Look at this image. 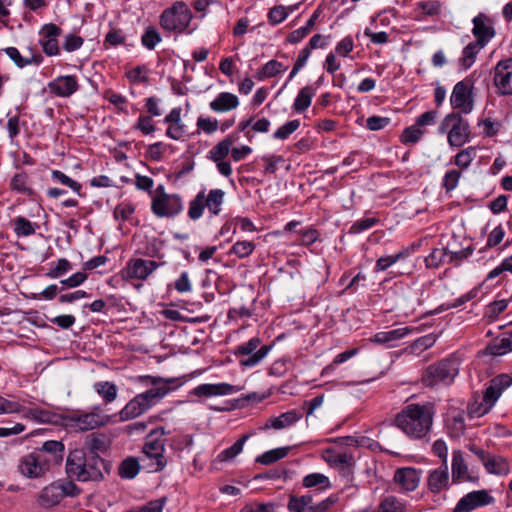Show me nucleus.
I'll return each mask as SVG.
<instances>
[{"instance_id": "nucleus-12", "label": "nucleus", "mask_w": 512, "mask_h": 512, "mask_svg": "<svg viewBox=\"0 0 512 512\" xmlns=\"http://www.w3.org/2000/svg\"><path fill=\"white\" fill-rule=\"evenodd\" d=\"M473 83L469 78H465L455 84L452 94L450 96V104L454 109H459L461 112L468 114L473 110V97H472Z\"/></svg>"}, {"instance_id": "nucleus-64", "label": "nucleus", "mask_w": 512, "mask_h": 512, "mask_svg": "<svg viewBox=\"0 0 512 512\" xmlns=\"http://www.w3.org/2000/svg\"><path fill=\"white\" fill-rule=\"evenodd\" d=\"M448 428L454 436H460L465 431V421L461 414L453 416L448 420Z\"/></svg>"}, {"instance_id": "nucleus-49", "label": "nucleus", "mask_w": 512, "mask_h": 512, "mask_svg": "<svg viewBox=\"0 0 512 512\" xmlns=\"http://www.w3.org/2000/svg\"><path fill=\"white\" fill-rule=\"evenodd\" d=\"M448 256V250L446 248H435L431 253L425 257V266L428 269H437L444 262Z\"/></svg>"}, {"instance_id": "nucleus-25", "label": "nucleus", "mask_w": 512, "mask_h": 512, "mask_svg": "<svg viewBox=\"0 0 512 512\" xmlns=\"http://www.w3.org/2000/svg\"><path fill=\"white\" fill-rule=\"evenodd\" d=\"M238 391V387L228 383L201 384L192 390V394L198 397H211L229 395Z\"/></svg>"}, {"instance_id": "nucleus-3", "label": "nucleus", "mask_w": 512, "mask_h": 512, "mask_svg": "<svg viewBox=\"0 0 512 512\" xmlns=\"http://www.w3.org/2000/svg\"><path fill=\"white\" fill-rule=\"evenodd\" d=\"M512 384V377L501 374L494 377L486 388L482 402L470 404L468 413L471 417H481L487 414L494 406L502 392Z\"/></svg>"}, {"instance_id": "nucleus-7", "label": "nucleus", "mask_w": 512, "mask_h": 512, "mask_svg": "<svg viewBox=\"0 0 512 512\" xmlns=\"http://www.w3.org/2000/svg\"><path fill=\"white\" fill-rule=\"evenodd\" d=\"M165 440L154 439L153 436H146L142 447L140 461L142 468L149 473L160 472L167 465V459L164 455Z\"/></svg>"}, {"instance_id": "nucleus-1", "label": "nucleus", "mask_w": 512, "mask_h": 512, "mask_svg": "<svg viewBox=\"0 0 512 512\" xmlns=\"http://www.w3.org/2000/svg\"><path fill=\"white\" fill-rule=\"evenodd\" d=\"M434 414L435 409L432 403H412L396 415L394 423L408 437L422 439L431 430Z\"/></svg>"}, {"instance_id": "nucleus-2", "label": "nucleus", "mask_w": 512, "mask_h": 512, "mask_svg": "<svg viewBox=\"0 0 512 512\" xmlns=\"http://www.w3.org/2000/svg\"><path fill=\"white\" fill-rule=\"evenodd\" d=\"M105 461L101 456H87L83 449L71 451L66 461L69 477L78 481H99L103 479Z\"/></svg>"}, {"instance_id": "nucleus-33", "label": "nucleus", "mask_w": 512, "mask_h": 512, "mask_svg": "<svg viewBox=\"0 0 512 512\" xmlns=\"http://www.w3.org/2000/svg\"><path fill=\"white\" fill-rule=\"evenodd\" d=\"M65 498V492L60 483H52L45 487L40 494V501L45 506H54Z\"/></svg>"}, {"instance_id": "nucleus-48", "label": "nucleus", "mask_w": 512, "mask_h": 512, "mask_svg": "<svg viewBox=\"0 0 512 512\" xmlns=\"http://www.w3.org/2000/svg\"><path fill=\"white\" fill-rule=\"evenodd\" d=\"M94 390L109 403L116 399L117 387L114 383L108 381H101L94 384Z\"/></svg>"}, {"instance_id": "nucleus-32", "label": "nucleus", "mask_w": 512, "mask_h": 512, "mask_svg": "<svg viewBox=\"0 0 512 512\" xmlns=\"http://www.w3.org/2000/svg\"><path fill=\"white\" fill-rule=\"evenodd\" d=\"M411 330L407 327L397 328L390 331H382L376 333L371 341L376 344L393 346V342L398 341L409 334Z\"/></svg>"}, {"instance_id": "nucleus-50", "label": "nucleus", "mask_w": 512, "mask_h": 512, "mask_svg": "<svg viewBox=\"0 0 512 512\" xmlns=\"http://www.w3.org/2000/svg\"><path fill=\"white\" fill-rule=\"evenodd\" d=\"M475 157L476 148L470 146L456 154V156L454 157V163L458 167L465 169L469 167V165L471 164Z\"/></svg>"}, {"instance_id": "nucleus-47", "label": "nucleus", "mask_w": 512, "mask_h": 512, "mask_svg": "<svg viewBox=\"0 0 512 512\" xmlns=\"http://www.w3.org/2000/svg\"><path fill=\"white\" fill-rule=\"evenodd\" d=\"M38 225L36 223H32L25 217H17L14 220V233L18 237H27L33 235L36 231Z\"/></svg>"}, {"instance_id": "nucleus-14", "label": "nucleus", "mask_w": 512, "mask_h": 512, "mask_svg": "<svg viewBox=\"0 0 512 512\" xmlns=\"http://www.w3.org/2000/svg\"><path fill=\"white\" fill-rule=\"evenodd\" d=\"M151 209L157 217H174L183 209L182 199L177 194L154 196Z\"/></svg>"}, {"instance_id": "nucleus-26", "label": "nucleus", "mask_w": 512, "mask_h": 512, "mask_svg": "<svg viewBox=\"0 0 512 512\" xmlns=\"http://www.w3.org/2000/svg\"><path fill=\"white\" fill-rule=\"evenodd\" d=\"M71 426L80 431H88L105 425L106 421L99 413H84L70 417Z\"/></svg>"}, {"instance_id": "nucleus-22", "label": "nucleus", "mask_w": 512, "mask_h": 512, "mask_svg": "<svg viewBox=\"0 0 512 512\" xmlns=\"http://www.w3.org/2000/svg\"><path fill=\"white\" fill-rule=\"evenodd\" d=\"M427 486L430 492L437 494L449 486V472L447 464L431 470L427 478Z\"/></svg>"}, {"instance_id": "nucleus-11", "label": "nucleus", "mask_w": 512, "mask_h": 512, "mask_svg": "<svg viewBox=\"0 0 512 512\" xmlns=\"http://www.w3.org/2000/svg\"><path fill=\"white\" fill-rule=\"evenodd\" d=\"M139 381L147 382L153 386V388L138 394L148 408H151L157 402H159L169 391L168 384L174 382V379H164L161 377H155L150 375L140 376Z\"/></svg>"}, {"instance_id": "nucleus-63", "label": "nucleus", "mask_w": 512, "mask_h": 512, "mask_svg": "<svg viewBox=\"0 0 512 512\" xmlns=\"http://www.w3.org/2000/svg\"><path fill=\"white\" fill-rule=\"evenodd\" d=\"M87 279V274L84 272H77L67 279H64L60 281V284L62 285L61 290H64L66 288H75L81 285L85 280Z\"/></svg>"}, {"instance_id": "nucleus-35", "label": "nucleus", "mask_w": 512, "mask_h": 512, "mask_svg": "<svg viewBox=\"0 0 512 512\" xmlns=\"http://www.w3.org/2000/svg\"><path fill=\"white\" fill-rule=\"evenodd\" d=\"M141 468L142 463L140 458L130 456L125 458L120 463L118 474L122 479H134L138 475Z\"/></svg>"}, {"instance_id": "nucleus-5", "label": "nucleus", "mask_w": 512, "mask_h": 512, "mask_svg": "<svg viewBox=\"0 0 512 512\" xmlns=\"http://www.w3.org/2000/svg\"><path fill=\"white\" fill-rule=\"evenodd\" d=\"M354 442L352 437L338 438L335 445L327 447L322 452V458L334 468L339 469L343 475L349 474L354 465V457L342 444L350 445Z\"/></svg>"}, {"instance_id": "nucleus-54", "label": "nucleus", "mask_w": 512, "mask_h": 512, "mask_svg": "<svg viewBox=\"0 0 512 512\" xmlns=\"http://www.w3.org/2000/svg\"><path fill=\"white\" fill-rule=\"evenodd\" d=\"M255 249V244L251 241H238L230 250V253L235 254L239 258L248 257Z\"/></svg>"}, {"instance_id": "nucleus-16", "label": "nucleus", "mask_w": 512, "mask_h": 512, "mask_svg": "<svg viewBox=\"0 0 512 512\" xmlns=\"http://www.w3.org/2000/svg\"><path fill=\"white\" fill-rule=\"evenodd\" d=\"M492 73L497 93L502 96H512V58L500 60Z\"/></svg>"}, {"instance_id": "nucleus-19", "label": "nucleus", "mask_w": 512, "mask_h": 512, "mask_svg": "<svg viewBox=\"0 0 512 512\" xmlns=\"http://www.w3.org/2000/svg\"><path fill=\"white\" fill-rule=\"evenodd\" d=\"M493 498L485 490L472 491L462 497L456 504L453 512H470L477 507L490 504Z\"/></svg>"}, {"instance_id": "nucleus-53", "label": "nucleus", "mask_w": 512, "mask_h": 512, "mask_svg": "<svg viewBox=\"0 0 512 512\" xmlns=\"http://www.w3.org/2000/svg\"><path fill=\"white\" fill-rule=\"evenodd\" d=\"M160 41L161 35L152 26L147 27L144 34L141 37L142 45L149 50H153Z\"/></svg>"}, {"instance_id": "nucleus-6", "label": "nucleus", "mask_w": 512, "mask_h": 512, "mask_svg": "<svg viewBox=\"0 0 512 512\" xmlns=\"http://www.w3.org/2000/svg\"><path fill=\"white\" fill-rule=\"evenodd\" d=\"M459 372L457 361L445 359L428 366L422 374L421 381L426 387H434L439 384H451Z\"/></svg>"}, {"instance_id": "nucleus-62", "label": "nucleus", "mask_w": 512, "mask_h": 512, "mask_svg": "<svg viewBox=\"0 0 512 512\" xmlns=\"http://www.w3.org/2000/svg\"><path fill=\"white\" fill-rule=\"evenodd\" d=\"M507 306L508 301L505 299L493 301L487 306L485 315L489 318L495 319L507 308Z\"/></svg>"}, {"instance_id": "nucleus-60", "label": "nucleus", "mask_w": 512, "mask_h": 512, "mask_svg": "<svg viewBox=\"0 0 512 512\" xmlns=\"http://www.w3.org/2000/svg\"><path fill=\"white\" fill-rule=\"evenodd\" d=\"M61 34V28L54 23L43 25L39 31L40 39H58Z\"/></svg>"}, {"instance_id": "nucleus-27", "label": "nucleus", "mask_w": 512, "mask_h": 512, "mask_svg": "<svg viewBox=\"0 0 512 512\" xmlns=\"http://www.w3.org/2000/svg\"><path fill=\"white\" fill-rule=\"evenodd\" d=\"M394 480L405 491H414L419 485L420 474L415 468L404 467L396 470Z\"/></svg>"}, {"instance_id": "nucleus-42", "label": "nucleus", "mask_w": 512, "mask_h": 512, "mask_svg": "<svg viewBox=\"0 0 512 512\" xmlns=\"http://www.w3.org/2000/svg\"><path fill=\"white\" fill-rule=\"evenodd\" d=\"M315 94V90L311 86H305L303 87L293 104V108L296 112H303L305 111L311 104L312 97Z\"/></svg>"}, {"instance_id": "nucleus-13", "label": "nucleus", "mask_w": 512, "mask_h": 512, "mask_svg": "<svg viewBox=\"0 0 512 512\" xmlns=\"http://www.w3.org/2000/svg\"><path fill=\"white\" fill-rule=\"evenodd\" d=\"M20 473L27 478H39L50 470L44 453L32 452L23 456L18 465Z\"/></svg>"}, {"instance_id": "nucleus-10", "label": "nucleus", "mask_w": 512, "mask_h": 512, "mask_svg": "<svg viewBox=\"0 0 512 512\" xmlns=\"http://www.w3.org/2000/svg\"><path fill=\"white\" fill-rule=\"evenodd\" d=\"M260 344V338L253 337L248 342L236 347L234 352L236 356H246V358L240 360L242 367L256 366L267 356L272 346L263 345L259 347Z\"/></svg>"}, {"instance_id": "nucleus-4", "label": "nucleus", "mask_w": 512, "mask_h": 512, "mask_svg": "<svg viewBox=\"0 0 512 512\" xmlns=\"http://www.w3.org/2000/svg\"><path fill=\"white\" fill-rule=\"evenodd\" d=\"M193 14L184 1H176L160 15V26L169 32L183 33L189 27Z\"/></svg>"}, {"instance_id": "nucleus-41", "label": "nucleus", "mask_w": 512, "mask_h": 512, "mask_svg": "<svg viewBox=\"0 0 512 512\" xmlns=\"http://www.w3.org/2000/svg\"><path fill=\"white\" fill-rule=\"evenodd\" d=\"M409 255H410L409 249L404 248L394 255L380 257L376 261L375 272L385 271L386 269H388L389 267L394 265L396 262L408 257Z\"/></svg>"}, {"instance_id": "nucleus-21", "label": "nucleus", "mask_w": 512, "mask_h": 512, "mask_svg": "<svg viewBox=\"0 0 512 512\" xmlns=\"http://www.w3.org/2000/svg\"><path fill=\"white\" fill-rule=\"evenodd\" d=\"M111 446V440L108 435L99 432H92L85 436L84 449L89 452L90 456H100L105 453Z\"/></svg>"}, {"instance_id": "nucleus-40", "label": "nucleus", "mask_w": 512, "mask_h": 512, "mask_svg": "<svg viewBox=\"0 0 512 512\" xmlns=\"http://www.w3.org/2000/svg\"><path fill=\"white\" fill-rule=\"evenodd\" d=\"M233 143L234 139L231 136H228L220 141L210 150V159L214 162H219L220 160L226 158Z\"/></svg>"}, {"instance_id": "nucleus-24", "label": "nucleus", "mask_w": 512, "mask_h": 512, "mask_svg": "<svg viewBox=\"0 0 512 512\" xmlns=\"http://www.w3.org/2000/svg\"><path fill=\"white\" fill-rule=\"evenodd\" d=\"M287 509L289 512H320V503L315 502L310 493L290 495Z\"/></svg>"}, {"instance_id": "nucleus-20", "label": "nucleus", "mask_w": 512, "mask_h": 512, "mask_svg": "<svg viewBox=\"0 0 512 512\" xmlns=\"http://www.w3.org/2000/svg\"><path fill=\"white\" fill-rule=\"evenodd\" d=\"M50 93L67 98L79 89L77 78L73 75L58 76L48 83Z\"/></svg>"}, {"instance_id": "nucleus-28", "label": "nucleus", "mask_w": 512, "mask_h": 512, "mask_svg": "<svg viewBox=\"0 0 512 512\" xmlns=\"http://www.w3.org/2000/svg\"><path fill=\"white\" fill-rule=\"evenodd\" d=\"M35 452L44 453L47 464L51 467L62 462L64 456V445L60 441L49 440L43 443L42 447Z\"/></svg>"}, {"instance_id": "nucleus-61", "label": "nucleus", "mask_w": 512, "mask_h": 512, "mask_svg": "<svg viewBox=\"0 0 512 512\" xmlns=\"http://www.w3.org/2000/svg\"><path fill=\"white\" fill-rule=\"evenodd\" d=\"M287 15L288 11L285 6H274L273 8L270 9L268 13V19L271 24L276 25L284 21Z\"/></svg>"}, {"instance_id": "nucleus-43", "label": "nucleus", "mask_w": 512, "mask_h": 512, "mask_svg": "<svg viewBox=\"0 0 512 512\" xmlns=\"http://www.w3.org/2000/svg\"><path fill=\"white\" fill-rule=\"evenodd\" d=\"M406 505L395 496L383 498L375 512H405Z\"/></svg>"}, {"instance_id": "nucleus-37", "label": "nucleus", "mask_w": 512, "mask_h": 512, "mask_svg": "<svg viewBox=\"0 0 512 512\" xmlns=\"http://www.w3.org/2000/svg\"><path fill=\"white\" fill-rule=\"evenodd\" d=\"M484 47L476 44L475 42L469 43L466 47H464L462 51V56L459 59V65L464 70L469 69L477 58V55Z\"/></svg>"}, {"instance_id": "nucleus-55", "label": "nucleus", "mask_w": 512, "mask_h": 512, "mask_svg": "<svg viewBox=\"0 0 512 512\" xmlns=\"http://www.w3.org/2000/svg\"><path fill=\"white\" fill-rule=\"evenodd\" d=\"M424 130L419 126L414 125L406 128L401 135V142L403 144L417 143L423 136Z\"/></svg>"}, {"instance_id": "nucleus-46", "label": "nucleus", "mask_w": 512, "mask_h": 512, "mask_svg": "<svg viewBox=\"0 0 512 512\" xmlns=\"http://www.w3.org/2000/svg\"><path fill=\"white\" fill-rule=\"evenodd\" d=\"M248 435H243L239 438L231 447L223 450L218 456L217 459L220 462H227L233 460L238 454H240L243 450V446L248 439Z\"/></svg>"}, {"instance_id": "nucleus-58", "label": "nucleus", "mask_w": 512, "mask_h": 512, "mask_svg": "<svg viewBox=\"0 0 512 512\" xmlns=\"http://www.w3.org/2000/svg\"><path fill=\"white\" fill-rule=\"evenodd\" d=\"M460 177L461 172L455 169L448 171L444 175L442 186L446 192H451L457 187Z\"/></svg>"}, {"instance_id": "nucleus-9", "label": "nucleus", "mask_w": 512, "mask_h": 512, "mask_svg": "<svg viewBox=\"0 0 512 512\" xmlns=\"http://www.w3.org/2000/svg\"><path fill=\"white\" fill-rule=\"evenodd\" d=\"M448 131L447 141L450 146L461 147L470 139L469 124L460 114L451 113L445 116L439 126V132Z\"/></svg>"}, {"instance_id": "nucleus-31", "label": "nucleus", "mask_w": 512, "mask_h": 512, "mask_svg": "<svg viewBox=\"0 0 512 512\" xmlns=\"http://www.w3.org/2000/svg\"><path fill=\"white\" fill-rule=\"evenodd\" d=\"M301 416L302 414L297 412L296 410L287 411L285 413H282L278 417L268 419L263 429H284L296 423L301 418Z\"/></svg>"}, {"instance_id": "nucleus-23", "label": "nucleus", "mask_w": 512, "mask_h": 512, "mask_svg": "<svg viewBox=\"0 0 512 512\" xmlns=\"http://www.w3.org/2000/svg\"><path fill=\"white\" fill-rule=\"evenodd\" d=\"M452 481L459 483L463 481L476 482L477 477L471 476L468 467L460 450H454L452 454Z\"/></svg>"}, {"instance_id": "nucleus-38", "label": "nucleus", "mask_w": 512, "mask_h": 512, "mask_svg": "<svg viewBox=\"0 0 512 512\" xmlns=\"http://www.w3.org/2000/svg\"><path fill=\"white\" fill-rule=\"evenodd\" d=\"M489 352L495 356H501L512 351V331L503 334V336L494 341L489 346Z\"/></svg>"}, {"instance_id": "nucleus-29", "label": "nucleus", "mask_w": 512, "mask_h": 512, "mask_svg": "<svg viewBox=\"0 0 512 512\" xmlns=\"http://www.w3.org/2000/svg\"><path fill=\"white\" fill-rule=\"evenodd\" d=\"M239 105L238 97L230 92H221L210 102L209 106L214 112L222 113L234 110Z\"/></svg>"}, {"instance_id": "nucleus-36", "label": "nucleus", "mask_w": 512, "mask_h": 512, "mask_svg": "<svg viewBox=\"0 0 512 512\" xmlns=\"http://www.w3.org/2000/svg\"><path fill=\"white\" fill-rule=\"evenodd\" d=\"M319 45H320V34H315L310 39L309 44L304 49H302V51L300 52L294 66H293V69L290 73L289 79L293 78L299 72V70L302 67H304V65L306 64V62L310 56L311 50L318 48Z\"/></svg>"}, {"instance_id": "nucleus-45", "label": "nucleus", "mask_w": 512, "mask_h": 512, "mask_svg": "<svg viewBox=\"0 0 512 512\" xmlns=\"http://www.w3.org/2000/svg\"><path fill=\"white\" fill-rule=\"evenodd\" d=\"M287 66L276 60L268 61L260 70L257 72V78L263 80L265 78L275 77L279 73L286 71Z\"/></svg>"}, {"instance_id": "nucleus-59", "label": "nucleus", "mask_w": 512, "mask_h": 512, "mask_svg": "<svg viewBox=\"0 0 512 512\" xmlns=\"http://www.w3.org/2000/svg\"><path fill=\"white\" fill-rule=\"evenodd\" d=\"M378 223L377 218H364L357 220L349 229V233L351 234H359L365 230L372 228L375 224Z\"/></svg>"}, {"instance_id": "nucleus-34", "label": "nucleus", "mask_w": 512, "mask_h": 512, "mask_svg": "<svg viewBox=\"0 0 512 512\" xmlns=\"http://www.w3.org/2000/svg\"><path fill=\"white\" fill-rule=\"evenodd\" d=\"M138 394L131 399L125 407L120 411V420L122 421H128L131 419H134L141 414H143L145 411H147L149 408L145 405Z\"/></svg>"}, {"instance_id": "nucleus-57", "label": "nucleus", "mask_w": 512, "mask_h": 512, "mask_svg": "<svg viewBox=\"0 0 512 512\" xmlns=\"http://www.w3.org/2000/svg\"><path fill=\"white\" fill-rule=\"evenodd\" d=\"M300 126L299 120H291L279 127L274 133L276 139L285 140Z\"/></svg>"}, {"instance_id": "nucleus-56", "label": "nucleus", "mask_w": 512, "mask_h": 512, "mask_svg": "<svg viewBox=\"0 0 512 512\" xmlns=\"http://www.w3.org/2000/svg\"><path fill=\"white\" fill-rule=\"evenodd\" d=\"M52 178L58 182H60L63 185H66L70 187L74 192H76L78 195H80L81 190V184L76 182L75 180L68 177L66 174H64L60 170H53L52 171Z\"/></svg>"}, {"instance_id": "nucleus-15", "label": "nucleus", "mask_w": 512, "mask_h": 512, "mask_svg": "<svg viewBox=\"0 0 512 512\" xmlns=\"http://www.w3.org/2000/svg\"><path fill=\"white\" fill-rule=\"evenodd\" d=\"M159 266L160 263L153 260L134 258L121 270V277L123 280H146Z\"/></svg>"}, {"instance_id": "nucleus-18", "label": "nucleus", "mask_w": 512, "mask_h": 512, "mask_svg": "<svg viewBox=\"0 0 512 512\" xmlns=\"http://www.w3.org/2000/svg\"><path fill=\"white\" fill-rule=\"evenodd\" d=\"M472 23V34L476 38L474 42L485 47L496 34L491 20L485 14L481 13L473 18Z\"/></svg>"}, {"instance_id": "nucleus-17", "label": "nucleus", "mask_w": 512, "mask_h": 512, "mask_svg": "<svg viewBox=\"0 0 512 512\" xmlns=\"http://www.w3.org/2000/svg\"><path fill=\"white\" fill-rule=\"evenodd\" d=\"M470 451L479 458L488 473L500 476L507 475L509 473V463L504 457L490 454L476 446H471Z\"/></svg>"}, {"instance_id": "nucleus-39", "label": "nucleus", "mask_w": 512, "mask_h": 512, "mask_svg": "<svg viewBox=\"0 0 512 512\" xmlns=\"http://www.w3.org/2000/svg\"><path fill=\"white\" fill-rule=\"evenodd\" d=\"M289 447H280L264 452L256 458V462L263 465H271L288 455Z\"/></svg>"}, {"instance_id": "nucleus-44", "label": "nucleus", "mask_w": 512, "mask_h": 512, "mask_svg": "<svg viewBox=\"0 0 512 512\" xmlns=\"http://www.w3.org/2000/svg\"><path fill=\"white\" fill-rule=\"evenodd\" d=\"M10 188L18 193L32 196L34 191L28 186V175L25 172L17 173L13 176L10 182Z\"/></svg>"}, {"instance_id": "nucleus-52", "label": "nucleus", "mask_w": 512, "mask_h": 512, "mask_svg": "<svg viewBox=\"0 0 512 512\" xmlns=\"http://www.w3.org/2000/svg\"><path fill=\"white\" fill-rule=\"evenodd\" d=\"M358 352V348H353L338 354L331 364L327 365L324 369H322V376L330 374L337 365L346 362L347 360L355 356Z\"/></svg>"}, {"instance_id": "nucleus-30", "label": "nucleus", "mask_w": 512, "mask_h": 512, "mask_svg": "<svg viewBox=\"0 0 512 512\" xmlns=\"http://www.w3.org/2000/svg\"><path fill=\"white\" fill-rule=\"evenodd\" d=\"M4 51L18 68H24L31 64L40 65L43 61L42 55L40 53H33L32 50H30V57H23L15 47H8Z\"/></svg>"}, {"instance_id": "nucleus-51", "label": "nucleus", "mask_w": 512, "mask_h": 512, "mask_svg": "<svg viewBox=\"0 0 512 512\" xmlns=\"http://www.w3.org/2000/svg\"><path fill=\"white\" fill-rule=\"evenodd\" d=\"M72 269V264L65 258H60L57 260L54 267L49 269L46 273V276L52 279H57L64 276Z\"/></svg>"}, {"instance_id": "nucleus-8", "label": "nucleus", "mask_w": 512, "mask_h": 512, "mask_svg": "<svg viewBox=\"0 0 512 512\" xmlns=\"http://www.w3.org/2000/svg\"><path fill=\"white\" fill-rule=\"evenodd\" d=\"M225 192L222 189H212L208 195L204 191L199 192L189 203L188 216L191 220H198L204 209L207 207L213 215L221 212V205L224 202Z\"/></svg>"}]
</instances>
